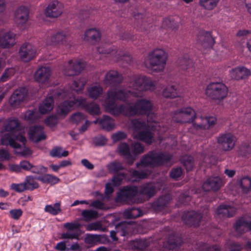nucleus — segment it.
Wrapping results in <instances>:
<instances>
[{"label":"nucleus","mask_w":251,"mask_h":251,"mask_svg":"<svg viewBox=\"0 0 251 251\" xmlns=\"http://www.w3.org/2000/svg\"><path fill=\"white\" fill-rule=\"evenodd\" d=\"M129 90L117 88L107 91V98L102 102L106 111L114 116L123 115L126 116L147 115V124L139 119L131 122L130 128L133 131L134 139L151 144L154 136L149 129L156 130L162 133L167 127L164 124L156 122V115L151 112L152 108L151 101L146 99L137 100L135 102L118 105L116 100H126L131 97H141L144 92L153 91L156 88V81L144 75L135 76L129 84Z\"/></svg>","instance_id":"nucleus-1"},{"label":"nucleus","mask_w":251,"mask_h":251,"mask_svg":"<svg viewBox=\"0 0 251 251\" xmlns=\"http://www.w3.org/2000/svg\"><path fill=\"white\" fill-rule=\"evenodd\" d=\"M21 126L17 119L11 118L7 120L2 131L1 144L10 145L15 149L20 148V145L16 141H19L23 144L26 142L25 138L21 134Z\"/></svg>","instance_id":"nucleus-2"},{"label":"nucleus","mask_w":251,"mask_h":251,"mask_svg":"<svg viewBox=\"0 0 251 251\" xmlns=\"http://www.w3.org/2000/svg\"><path fill=\"white\" fill-rule=\"evenodd\" d=\"M77 107H81L90 114L95 116L100 114V110L98 104L95 102L87 103L86 99L82 98L78 99L74 98L73 100L64 101L58 105L57 113L58 115L65 116L67 115L72 109Z\"/></svg>","instance_id":"nucleus-3"},{"label":"nucleus","mask_w":251,"mask_h":251,"mask_svg":"<svg viewBox=\"0 0 251 251\" xmlns=\"http://www.w3.org/2000/svg\"><path fill=\"white\" fill-rule=\"evenodd\" d=\"M168 54L161 48H156L149 52L144 60L147 68L155 72H163L166 65Z\"/></svg>","instance_id":"nucleus-4"},{"label":"nucleus","mask_w":251,"mask_h":251,"mask_svg":"<svg viewBox=\"0 0 251 251\" xmlns=\"http://www.w3.org/2000/svg\"><path fill=\"white\" fill-rule=\"evenodd\" d=\"M172 160V156L169 153H158L152 151L145 155L140 162L137 163L136 166L138 168L148 166L153 167L160 165L170 166L173 164Z\"/></svg>","instance_id":"nucleus-5"},{"label":"nucleus","mask_w":251,"mask_h":251,"mask_svg":"<svg viewBox=\"0 0 251 251\" xmlns=\"http://www.w3.org/2000/svg\"><path fill=\"white\" fill-rule=\"evenodd\" d=\"M217 119L214 116L202 117L197 115L195 111V115L192 117L191 123L192 126L189 131L194 133L196 130L200 129H208L213 126L216 123Z\"/></svg>","instance_id":"nucleus-6"},{"label":"nucleus","mask_w":251,"mask_h":251,"mask_svg":"<svg viewBox=\"0 0 251 251\" xmlns=\"http://www.w3.org/2000/svg\"><path fill=\"white\" fill-rule=\"evenodd\" d=\"M227 93V87L222 82L211 83L206 89V94L209 98L218 100H221L225 98Z\"/></svg>","instance_id":"nucleus-7"},{"label":"nucleus","mask_w":251,"mask_h":251,"mask_svg":"<svg viewBox=\"0 0 251 251\" xmlns=\"http://www.w3.org/2000/svg\"><path fill=\"white\" fill-rule=\"evenodd\" d=\"M64 97H67L65 92H59L57 90H52L44 100L39 105V111L40 113L45 114L50 112L53 109L54 99H62Z\"/></svg>","instance_id":"nucleus-8"},{"label":"nucleus","mask_w":251,"mask_h":251,"mask_svg":"<svg viewBox=\"0 0 251 251\" xmlns=\"http://www.w3.org/2000/svg\"><path fill=\"white\" fill-rule=\"evenodd\" d=\"M52 75L51 68L43 66L39 67L35 72L33 78L41 86L49 87L51 86L50 77Z\"/></svg>","instance_id":"nucleus-9"},{"label":"nucleus","mask_w":251,"mask_h":251,"mask_svg":"<svg viewBox=\"0 0 251 251\" xmlns=\"http://www.w3.org/2000/svg\"><path fill=\"white\" fill-rule=\"evenodd\" d=\"M84 67L85 63L82 60L73 59L64 65L62 72L67 76L76 75L79 74Z\"/></svg>","instance_id":"nucleus-10"},{"label":"nucleus","mask_w":251,"mask_h":251,"mask_svg":"<svg viewBox=\"0 0 251 251\" xmlns=\"http://www.w3.org/2000/svg\"><path fill=\"white\" fill-rule=\"evenodd\" d=\"M194 115L195 110L192 107H183L173 113L172 120L176 123H191Z\"/></svg>","instance_id":"nucleus-11"},{"label":"nucleus","mask_w":251,"mask_h":251,"mask_svg":"<svg viewBox=\"0 0 251 251\" xmlns=\"http://www.w3.org/2000/svg\"><path fill=\"white\" fill-rule=\"evenodd\" d=\"M237 139L231 133H225L220 134L217 137V142L220 149L225 151L232 150L235 147Z\"/></svg>","instance_id":"nucleus-12"},{"label":"nucleus","mask_w":251,"mask_h":251,"mask_svg":"<svg viewBox=\"0 0 251 251\" xmlns=\"http://www.w3.org/2000/svg\"><path fill=\"white\" fill-rule=\"evenodd\" d=\"M64 10L63 4L57 0L50 1L45 10V15L49 18H57L60 16Z\"/></svg>","instance_id":"nucleus-13"},{"label":"nucleus","mask_w":251,"mask_h":251,"mask_svg":"<svg viewBox=\"0 0 251 251\" xmlns=\"http://www.w3.org/2000/svg\"><path fill=\"white\" fill-rule=\"evenodd\" d=\"M137 192L138 189L136 186L124 187L118 193L116 201L117 202L132 201L133 198L136 196Z\"/></svg>","instance_id":"nucleus-14"},{"label":"nucleus","mask_w":251,"mask_h":251,"mask_svg":"<svg viewBox=\"0 0 251 251\" xmlns=\"http://www.w3.org/2000/svg\"><path fill=\"white\" fill-rule=\"evenodd\" d=\"M70 33L66 31L57 32L48 36L46 39L47 45L55 46L64 45L66 43V38Z\"/></svg>","instance_id":"nucleus-15"},{"label":"nucleus","mask_w":251,"mask_h":251,"mask_svg":"<svg viewBox=\"0 0 251 251\" xmlns=\"http://www.w3.org/2000/svg\"><path fill=\"white\" fill-rule=\"evenodd\" d=\"M87 82V80L85 77H81L79 79L74 81L72 85L71 86V90H66L61 91L60 92H65L66 97H63V99L69 98V100L66 101L73 100L74 98L75 99L74 97V95L72 93V90H74L77 93H80L83 90L84 86L86 85Z\"/></svg>","instance_id":"nucleus-16"},{"label":"nucleus","mask_w":251,"mask_h":251,"mask_svg":"<svg viewBox=\"0 0 251 251\" xmlns=\"http://www.w3.org/2000/svg\"><path fill=\"white\" fill-rule=\"evenodd\" d=\"M36 50L30 44L25 43L20 48L19 54L20 59L24 62H28L32 59L36 55Z\"/></svg>","instance_id":"nucleus-17"},{"label":"nucleus","mask_w":251,"mask_h":251,"mask_svg":"<svg viewBox=\"0 0 251 251\" xmlns=\"http://www.w3.org/2000/svg\"><path fill=\"white\" fill-rule=\"evenodd\" d=\"M80 225L77 223H66L64 224V227L67 231L61 234V239H77L79 234L77 232Z\"/></svg>","instance_id":"nucleus-18"},{"label":"nucleus","mask_w":251,"mask_h":251,"mask_svg":"<svg viewBox=\"0 0 251 251\" xmlns=\"http://www.w3.org/2000/svg\"><path fill=\"white\" fill-rule=\"evenodd\" d=\"M229 74L232 79L240 80L248 78L251 75V71L244 66H239L230 70Z\"/></svg>","instance_id":"nucleus-19"},{"label":"nucleus","mask_w":251,"mask_h":251,"mask_svg":"<svg viewBox=\"0 0 251 251\" xmlns=\"http://www.w3.org/2000/svg\"><path fill=\"white\" fill-rule=\"evenodd\" d=\"M16 44V34L11 31L3 32L0 30V47L8 49Z\"/></svg>","instance_id":"nucleus-20"},{"label":"nucleus","mask_w":251,"mask_h":251,"mask_svg":"<svg viewBox=\"0 0 251 251\" xmlns=\"http://www.w3.org/2000/svg\"><path fill=\"white\" fill-rule=\"evenodd\" d=\"M97 51L100 54H110L115 61H117L120 59L119 56L121 54V51L117 50L115 47L110 44L101 43L97 48Z\"/></svg>","instance_id":"nucleus-21"},{"label":"nucleus","mask_w":251,"mask_h":251,"mask_svg":"<svg viewBox=\"0 0 251 251\" xmlns=\"http://www.w3.org/2000/svg\"><path fill=\"white\" fill-rule=\"evenodd\" d=\"M29 18V10L25 6H20L15 11L14 20L19 26L25 24Z\"/></svg>","instance_id":"nucleus-22"},{"label":"nucleus","mask_w":251,"mask_h":251,"mask_svg":"<svg viewBox=\"0 0 251 251\" xmlns=\"http://www.w3.org/2000/svg\"><path fill=\"white\" fill-rule=\"evenodd\" d=\"M234 228L239 235L248 230H251V217L246 216L239 219L235 224Z\"/></svg>","instance_id":"nucleus-23"},{"label":"nucleus","mask_w":251,"mask_h":251,"mask_svg":"<svg viewBox=\"0 0 251 251\" xmlns=\"http://www.w3.org/2000/svg\"><path fill=\"white\" fill-rule=\"evenodd\" d=\"M182 219L186 225L197 227L199 226L202 216L201 214L192 211L185 213L183 215Z\"/></svg>","instance_id":"nucleus-24"},{"label":"nucleus","mask_w":251,"mask_h":251,"mask_svg":"<svg viewBox=\"0 0 251 251\" xmlns=\"http://www.w3.org/2000/svg\"><path fill=\"white\" fill-rule=\"evenodd\" d=\"M28 134L29 139L34 142L37 143L46 139V135L42 126H34L30 127Z\"/></svg>","instance_id":"nucleus-25"},{"label":"nucleus","mask_w":251,"mask_h":251,"mask_svg":"<svg viewBox=\"0 0 251 251\" xmlns=\"http://www.w3.org/2000/svg\"><path fill=\"white\" fill-rule=\"evenodd\" d=\"M236 186L244 195L251 194V177L244 176L237 179Z\"/></svg>","instance_id":"nucleus-26"},{"label":"nucleus","mask_w":251,"mask_h":251,"mask_svg":"<svg viewBox=\"0 0 251 251\" xmlns=\"http://www.w3.org/2000/svg\"><path fill=\"white\" fill-rule=\"evenodd\" d=\"M223 185L221 178L218 176L211 177L205 181L202 185V188L205 191L218 190Z\"/></svg>","instance_id":"nucleus-27"},{"label":"nucleus","mask_w":251,"mask_h":251,"mask_svg":"<svg viewBox=\"0 0 251 251\" xmlns=\"http://www.w3.org/2000/svg\"><path fill=\"white\" fill-rule=\"evenodd\" d=\"M123 79V76L117 71L111 70L106 74L103 82L104 84L110 85L119 83L122 81Z\"/></svg>","instance_id":"nucleus-28"},{"label":"nucleus","mask_w":251,"mask_h":251,"mask_svg":"<svg viewBox=\"0 0 251 251\" xmlns=\"http://www.w3.org/2000/svg\"><path fill=\"white\" fill-rule=\"evenodd\" d=\"M26 96V90L25 88L16 90L11 96L9 103L13 107H16L24 100Z\"/></svg>","instance_id":"nucleus-29"},{"label":"nucleus","mask_w":251,"mask_h":251,"mask_svg":"<svg viewBox=\"0 0 251 251\" xmlns=\"http://www.w3.org/2000/svg\"><path fill=\"white\" fill-rule=\"evenodd\" d=\"M130 226L126 223H122L117 225L115 227V230L110 231V236L113 241H117L118 238L116 234L118 233L122 236L128 235L129 233Z\"/></svg>","instance_id":"nucleus-30"},{"label":"nucleus","mask_w":251,"mask_h":251,"mask_svg":"<svg viewBox=\"0 0 251 251\" xmlns=\"http://www.w3.org/2000/svg\"><path fill=\"white\" fill-rule=\"evenodd\" d=\"M101 35L100 30L92 28L86 30L84 35V40L95 44L100 40Z\"/></svg>","instance_id":"nucleus-31"},{"label":"nucleus","mask_w":251,"mask_h":251,"mask_svg":"<svg viewBox=\"0 0 251 251\" xmlns=\"http://www.w3.org/2000/svg\"><path fill=\"white\" fill-rule=\"evenodd\" d=\"M236 212V209L234 207L227 205H221L217 209L216 216L219 218L232 217Z\"/></svg>","instance_id":"nucleus-32"},{"label":"nucleus","mask_w":251,"mask_h":251,"mask_svg":"<svg viewBox=\"0 0 251 251\" xmlns=\"http://www.w3.org/2000/svg\"><path fill=\"white\" fill-rule=\"evenodd\" d=\"M89 96L93 99H97L103 93V89L99 83H93L87 88Z\"/></svg>","instance_id":"nucleus-33"},{"label":"nucleus","mask_w":251,"mask_h":251,"mask_svg":"<svg viewBox=\"0 0 251 251\" xmlns=\"http://www.w3.org/2000/svg\"><path fill=\"white\" fill-rule=\"evenodd\" d=\"M118 150L121 155L126 157L127 159V162L129 164L133 163L135 160V157L131 154L128 144L126 143L120 144Z\"/></svg>","instance_id":"nucleus-34"},{"label":"nucleus","mask_w":251,"mask_h":251,"mask_svg":"<svg viewBox=\"0 0 251 251\" xmlns=\"http://www.w3.org/2000/svg\"><path fill=\"white\" fill-rule=\"evenodd\" d=\"M156 184L151 183L143 185L141 187L140 195H145L148 199L152 197L156 192Z\"/></svg>","instance_id":"nucleus-35"},{"label":"nucleus","mask_w":251,"mask_h":251,"mask_svg":"<svg viewBox=\"0 0 251 251\" xmlns=\"http://www.w3.org/2000/svg\"><path fill=\"white\" fill-rule=\"evenodd\" d=\"M44 211L52 216H56L62 211L61 202H57L53 204H47L44 207Z\"/></svg>","instance_id":"nucleus-36"},{"label":"nucleus","mask_w":251,"mask_h":251,"mask_svg":"<svg viewBox=\"0 0 251 251\" xmlns=\"http://www.w3.org/2000/svg\"><path fill=\"white\" fill-rule=\"evenodd\" d=\"M99 124L102 128L108 131L111 130L115 127L114 120L107 116H103L100 121Z\"/></svg>","instance_id":"nucleus-37"},{"label":"nucleus","mask_w":251,"mask_h":251,"mask_svg":"<svg viewBox=\"0 0 251 251\" xmlns=\"http://www.w3.org/2000/svg\"><path fill=\"white\" fill-rule=\"evenodd\" d=\"M203 41L202 45L204 47L211 48L215 44V39L212 37L211 32L204 31L202 33Z\"/></svg>","instance_id":"nucleus-38"},{"label":"nucleus","mask_w":251,"mask_h":251,"mask_svg":"<svg viewBox=\"0 0 251 251\" xmlns=\"http://www.w3.org/2000/svg\"><path fill=\"white\" fill-rule=\"evenodd\" d=\"M150 174V172L148 171H138L134 170L130 175V178L128 179V181L132 182L137 181L142 179L147 178L148 176Z\"/></svg>","instance_id":"nucleus-39"},{"label":"nucleus","mask_w":251,"mask_h":251,"mask_svg":"<svg viewBox=\"0 0 251 251\" xmlns=\"http://www.w3.org/2000/svg\"><path fill=\"white\" fill-rule=\"evenodd\" d=\"M162 95L165 98H175L179 96L176 87L174 85L167 86L162 92Z\"/></svg>","instance_id":"nucleus-40"},{"label":"nucleus","mask_w":251,"mask_h":251,"mask_svg":"<svg viewBox=\"0 0 251 251\" xmlns=\"http://www.w3.org/2000/svg\"><path fill=\"white\" fill-rule=\"evenodd\" d=\"M37 179L44 183H48L50 185H54L58 183L60 179L50 174H45L42 176H39Z\"/></svg>","instance_id":"nucleus-41"},{"label":"nucleus","mask_w":251,"mask_h":251,"mask_svg":"<svg viewBox=\"0 0 251 251\" xmlns=\"http://www.w3.org/2000/svg\"><path fill=\"white\" fill-rule=\"evenodd\" d=\"M182 243V239L180 237L173 235L169 237L167 245L165 247L169 250H174L180 246Z\"/></svg>","instance_id":"nucleus-42"},{"label":"nucleus","mask_w":251,"mask_h":251,"mask_svg":"<svg viewBox=\"0 0 251 251\" xmlns=\"http://www.w3.org/2000/svg\"><path fill=\"white\" fill-rule=\"evenodd\" d=\"M106 235L87 234L85 238V242L88 244H97L103 239H106Z\"/></svg>","instance_id":"nucleus-43"},{"label":"nucleus","mask_w":251,"mask_h":251,"mask_svg":"<svg viewBox=\"0 0 251 251\" xmlns=\"http://www.w3.org/2000/svg\"><path fill=\"white\" fill-rule=\"evenodd\" d=\"M220 0H199L200 5L207 10L214 9L218 5Z\"/></svg>","instance_id":"nucleus-44"},{"label":"nucleus","mask_w":251,"mask_h":251,"mask_svg":"<svg viewBox=\"0 0 251 251\" xmlns=\"http://www.w3.org/2000/svg\"><path fill=\"white\" fill-rule=\"evenodd\" d=\"M24 183L26 190L32 191L39 187L38 182L35 180V178L31 176L26 177Z\"/></svg>","instance_id":"nucleus-45"},{"label":"nucleus","mask_w":251,"mask_h":251,"mask_svg":"<svg viewBox=\"0 0 251 251\" xmlns=\"http://www.w3.org/2000/svg\"><path fill=\"white\" fill-rule=\"evenodd\" d=\"M124 215L126 218L134 219L141 216L142 215V212L138 208H133L125 210Z\"/></svg>","instance_id":"nucleus-46"},{"label":"nucleus","mask_w":251,"mask_h":251,"mask_svg":"<svg viewBox=\"0 0 251 251\" xmlns=\"http://www.w3.org/2000/svg\"><path fill=\"white\" fill-rule=\"evenodd\" d=\"M39 118V114L36 109L28 110L25 113L24 119L29 122H35Z\"/></svg>","instance_id":"nucleus-47"},{"label":"nucleus","mask_w":251,"mask_h":251,"mask_svg":"<svg viewBox=\"0 0 251 251\" xmlns=\"http://www.w3.org/2000/svg\"><path fill=\"white\" fill-rule=\"evenodd\" d=\"M50 154L52 157L61 158L67 156L69 152L67 151L63 150L62 148L58 147L52 149L50 152Z\"/></svg>","instance_id":"nucleus-48"},{"label":"nucleus","mask_w":251,"mask_h":251,"mask_svg":"<svg viewBox=\"0 0 251 251\" xmlns=\"http://www.w3.org/2000/svg\"><path fill=\"white\" fill-rule=\"evenodd\" d=\"M107 169L110 173L114 174L124 169L123 165L119 162L114 161L108 164Z\"/></svg>","instance_id":"nucleus-49"},{"label":"nucleus","mask_w":251,"mask_h":251,"mask_svg":"<svg viewBox=\"0 0 251 251\" xmlns=\"http://www.w3.org/2000/svg\"><path fill=\"white\" fill-rule=\"evenodd\" d=\"M81 214L86 221L95 219L98 217V215L97 211L92 210H83Z\"/></svg>","instance_id":"nucleus-50"},{"label":"nucleus","mask_w":251,"mask_h":251,"mask_svg":"<svg viewBox=\"0 0 251 251\" xmlns=\"http://www.w3.org/2000/svg\"><path fill=\"white\" fill-rule=\"evenodd\" d=\"M181 161L187 171L191 170L194 164L193 158L192 156H184L181 158Z\"/></svg>","instance_id":"nucleus-51"},{"label":"nucleus","mask_w":251,"mask_h":251,"mask_svg":"<svg viewBox=\"0 0 251 251\" xmlns=\"http://www.w3.org/2000/svg\"><path fill=\"white\" fill-rule=\"evenodd\" d=\"M169 196H166L160 198L158 201L154 203V207L158 210L162 209L169 203Z\"/></svg>","instance_id":"nucleus-52"},{"label":"nucleus","mask_w":251,"mask_h":251,"mask_svg":"<svg viewBox=\"0 0 251 251\" xmlns=\"http://www.w3.org/2000/svg\"><path fill=\"white\" fill-rule=\"evenodd\" d=\"M86 229L88 231L100 230L104 231L105 228L103 227L100 222H96L87 225Z\"/></svg>","instance_id":"nucleus-53"},{"label":"nucleus","mask_w":251,"mask_h":251,"mask_svg":"<svg viewBox=\"0 0 251 251\" xmlns=\"http://www.w3.org/2000/svg\"><path fill=\"white\" fill-rule=\"evenodd\" d=\"M176 25L177 24L174 18L171 17L165 18L162 22V26L166 28L173 29Z\"/></svg>","instance_id":"nucleus-54"},{"label":"nucleus","mask_w":251,"mask_h":251,"mask_svg":"<svg viewBox=\"0 0 251 251\" xmlns=\"http://www.w3.org/2000/svg\"><path fill=\"white\" fill-rule=\"evenodd\" d=\"M85 119L86 117L85 115L80 112H77L72 115L70 118L71 121L75 124H78L83 122Z\"/></svg>","instance_id":"nucleus-55"},{"label":"nucleus","mask_w":251,"mask_h":251,"mask_svg":"<svg viewBox=\"0 0 251 251\" xmlns=\"http://www.w3.org/2000/svg\"><path fill=\"white\" fill-rule=\"evenodd\" d=\"M132 152L134 155L142 153L144 151V147L139 143H134L132 144Z\"/></svg>","instance_id":"nucleus-56"},{"label":"nucleus","mask_w":251,"mask_h":251,"mask_svg":"<svg viewBox=\"0 0 251 251\" xmlns=\"http://www.w3.org/2000/svg\"><path fill=\"white\" fill-rule=\"evenodd\" d=\"M23 213L21 209H14L9 211V216L11 218L17 220L22 216Z\"/></svg>","instance_id":"nucleus-57"},{"label":"nucleus","mask_w":251,"mask_h":251,"mask_svg":"<svg viewBox=\"0 0 251 251\" xmlns=\"http://www.w3.org/2000/svg\"><path fill=\"white\" fill-rule=\"evenodd\" d=\"M251 34V30L242 29L237 32L236 37L239 39L245 40Z\"/></svg>","instance_id":"nucleus-58"},{"label":"nucleus","mask_w":251,"mask_h":251,"mask_svg":"<svg viewBox=\"0 0 251 251\" xmlns=\"http://www.w3.org/2000/svg\"><path fill=\"white\" fill-rule=\"evenodd\" d=\"M124 179H126V175L124 174H119L113 177L112 181L114 186H119Z\"/></svg>","instance_id":"nucleus-59"},{"label":"nucleus","mask_w":251,"mask_h":251,"mask_svg":"<svg viewBox=\"0 0 251 251\" xmlns=\"http://www.w3.org/2000/svg\"><path fill=\"white\" fill-rule=\"evenodd\" d=\"M11 188L17 192H22L26 190L24 182L21 183H13L11 185Z\"/></svg>","instance_id":"nucleus-60"},{"label":"nucleus","mask_w":251,"mask_h":251,"mask_svg":"<svg viewBox=\"0 0 251 251\" xmlns=\"http://www.w3.org/2000/svg\"><path fill=\"white\" fill-rule=\"evenodd\" d=\"M14 73L15 70L13 68L7 69L1 76L0 80L2 81H5L9 76L13 75Z\"/></svg>","instance_id":"nucleus-61"},{"label":"nucleus","mask_w":251,"mask_h":251,"mask_svg":"<svg viewBox=\"0 0 251 251\" xmlns=\"http://www.w3.org/2000/svg\"><path fill=\"white\" fill-rule=\"evenodd\" d=\"M126 134L124 132L118 131L112 135V139L114 142H118L122 139L126 138Z\"/></svg>","instance_id":"nucleus-62"},{"label":"nucleus","mask_w":251,"mask_h":251,"mask_svg":"<svg viewBox=\"0 0 251 251\" xmlns=\"http://www.w3.org/2000/svg\"><path fill=\"white\" fill-rule=\"evenodd\" d=\"M182 68L185 70H191L194 68V63L190 59L184 60L182 61Z\"/></svg>","instance_id":"nucleus-63"},{"label":"nucleus","mask_w":251,"mask_h":251,"mask_svg":"<svg viewBox=\"0 0 251 251\" xmlns=\"http://www.w3.org/2000/svg\"><path fill=\"white\" fill-rule=\"evenodd\" d=\"M182 174V171L180 168H176L172 170L170 176L171 177L174 179H177L181 176Z\"/></svg>","instance_id":"nucleus-64"}]
</instances>
